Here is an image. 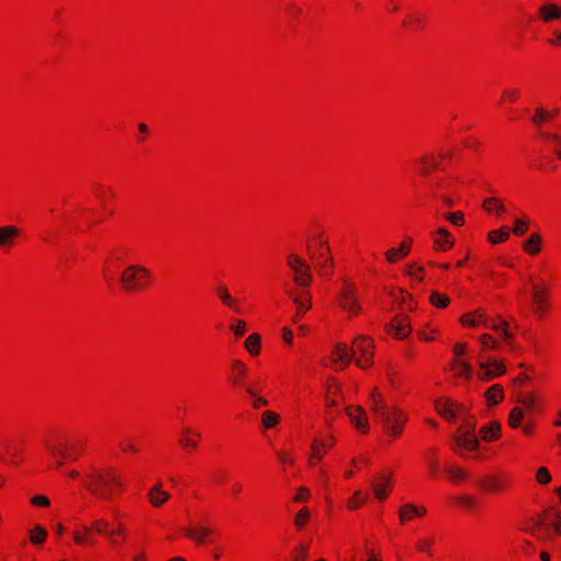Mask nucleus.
Segmentation results:
<instances>
[{
	"mask_svg": "<svg viewBox=\"0 0 561 561\" xmlns=\"http://www.w3.org/2000/svg\"><path fill=\"white\" fill-rule=\"evenodd\" d=\"M85 478L87 490L104 501H111L124 486L122 478L111 468H95L92 466Z\"/></svg>",
	"mask_w": 561,
	"mask_h": 561,
	"instance_id": "obj_1",
	"label": "nucleus"
},
{
	"mask_svg": "<svg viewBox=\"0 0 561 561\" xmlns=\"http://www.w3.org/2000/svg\"><path fill=\"white\" fill-rule=\"evenodd\" d=\"M370 411L386 433L394 437L402 433L407 416L399 409L388 407L377 390H374L370 397Z\"/></svg>",
	"mask_w": 561,
	"mask_h": 561,
	"instance_id": "obj_2",
	"label": "nucleus"
},
{
	"mask_svg": "<svg viewBox=\"0 0 561 561\" xmlns=\"http://www.w3.org/2000/svg\"><path fill=\"white\" fill-rule=\"evenodd\" d=\"M149 276L150 272L148 268L134 264L123 271L119 280L126 291H135L146 285Z\"/></svg>",
	"mask_w": 561,
	"mask_h": 561,
	"instance_id": "obj_3",
	"label": "nucleus"
},
{
	"mask_svg": "<svg viewBox=\"0 0 561 561\" xmlns=\"http://www.w3.org/2000/svg\"><path fill=\"white\" fill-rule=\"evenodd\" d=\"M463 423L459 428V434L454 437L455 444L466 450H476L480 444L476 435V421L468 414H463Z\"/></svg>",
	"mask_w": 561,
	"mask_h": 561,
	"instance_id": "obj_4",
	"label": "nucleus"
},
{
	"mask_svg": "<svg viewBox=\"0 0 561 561\" xmlns=\"http://www.w3.org/2000/svg\"><path fill=\"white\" fill-rule=\"evenodd\" d=\"M287 265L294 272V282L302 287H308L312 282L310 266L308 263L299 257L297 254H289L287 257Z\"/></svg>",
	"mask_w": 561,
	"mask_h": 561,
	"instance_id": "obj_5",
	"label": "nucleus"
},
{
	"mask_svg": "<svg viewBox=\"0 0 561 561\" xmlns=\"http://www.w3.org/2000/svg\"><path fill=\"white\" fill-rule=\"evenodd\" d=\"M337 299L345 311L359 313L360 306L356 297V289L346 279H344V287L340 290Z\"/></svg>",
	"mask_w": 561,
	"mask_h": 561,
	"instance_id": "obj_6",
	"label": "nucleus"
},
{
	"mask_svg": "<svg viewBox=\"0 0 561 561\" xmlns=\"http://www.w3.org/2000/svg\"><path fill=\"white\" fill-rule=\"evenodd\" d=\"M478 378L482 381H489L506 371L504 364L492 358H480Z\"/></svg>",
	"mask_w": 561,
	"mask_h": 561,
	"instance_id": "obj_7",
	"label": "nucleus"
},
{
	"mask_svg": "<svg viewBox=\"0 0 561 561\" xmlns=\"http://www.w3.org/2000/svg\"><path fill=\"white\" fill-rule=\"evenodd\" d=\"M373 342L365 336H359L355 341V353L359 352L362 354V358L356 359V365L360 368H367L371 365L373 357Z\"/></svg>",
	"mask_w": 561,
	"mask_h": 561,
	"instance_id": "obj_8",
	"label": "nucleus"
},
{
	"mask_svg": "<svg viewBox=\"0 0 561 561\" xmlns=\"http://www.w3.org/2000/svg\"><path fill=\"white\" fill-rule=\"evenodd\" d=\"M386 328L388 333L398 339H405L411 332L410 324L404 316L396 317Z\"/></svg>",
	"mask_w": 561,
	"mask_h": 561,
	"instance_id": "obj_9",
	"label": "nucleus"
},
{
	"mask_svg": "<svg viewBox=\"0 0 561 561\" xmlns=\"http://www.w3.org/2000/svg\"><path fill=\"white\" fill-rule=\"evenodd\" d=\"M185 534L196 545H203L208 541V538L213 535V529L207 526H188L185 528Z\"/></svg>",
	"mask_w": 561,
	"mask_h": 561,
	"instance_id": "obj_10",
	"label": "nucleus"
},
{
	"mask_svg": "<svg viewBox=\"0 0 561 561\" xmlns=\"http://www.w3.org/2000/svg\"><path fill=\"white\" fill-rule=\"evenodd\" d=\"M437 412L444 417L450 420L458 415L461 411H463V407L448 399H442L436 402Z\"/></svg>",
	"mask_w": 561,
	"mask_h": 561,
	"instance_id": "obj_11",
	"label": "nucleus"
},
{
	"mask_svg": "<svg viewBox=\"0 0 561 561\" xmlns=\"http://www.w3.org/2000/svg\"><path fill=\"white\" fill-rule=\"evenodd\" d=\"M170 499V494L162 490V483L157 482L149 489L148 500L153 507H160Z\"/></svg>",
	"mask_w": 561,
	"mask_h": 561,
	"instance_id": "obj_12",
	"label": "nucleus"
},
{
	"mask_svg": "<svg viewBox=\"0 0 561 561\" xmlns=\"http://www.w3.org/2000/svg\"><path fill=\"white\" fill-rule=\"evenodd\" d=\"M346 413L352 421V423L364 432H367L368 428V419L365 414V411L362 407L348 408Z\"/></svg>",
	"mask_w": 561,
	"mask_h": 561,
	"instance_id": "obj_13",
	"label": "nucleus"
},
{
	"mask_svg": "<svg viewBox=\"0 0 561 561\" xmlns=\"http://www.w3.org/2000/svg\"><path fill=\"white\" fill-rule=\"evenodd\" d=\"M20 233L15 226H0V248H8L13 245L14 238Z\"/></svg>",
	"mask_w": 561,
	"mask_h": 561,
	"instance_id": "obj_14",
	"label": "nucleus"
},
{
	"mask_svg": "<svg viewBox=\"0 0 561 561\" xmlns=\"http://www.w3.org/2000/svg\"><path fill=\"white\" fill-rule=\"evenodd\" d=\"M539 13L545 22L561 19V8L554 3H547L539 8Z\"/></svg>",
	"mask_w": 561,
	"mask_h": 561,
	"instance_id": "obj_15",
	"label": "nucleus"
},
{
	"mask_svg": "<svg viewBox=\"0 0 561 561\" xmlns=\"http://www.w3.org/2000/svg\"><path fill=\"white\" fill-rule=\"evenodd\" d=\"M434 242H435L436 247L443 251L448 250L454 245V240H453L451 236L444 228H440L437 230V232L434 237Z\"/></svg>",
	"mask_w": 561,
	"mask_h": 561,
	"instance_id": "obj_16",
	"label": "nucleus"
},
{
	"mask_svg": "<svg viewBox=\"0 0 561 561\" xmlns=\"http://www.w3.org/2000/svg\"><path fill=\"white\" fill-rule=\"evenodd\" d=\"M391 483V473L380 477V481L373 483V492L375 496L382 501L387 497L386 488Z\"/></svg>",
	"mask_w": 561,
	"mask_h": 561,
	"instance_id": "obj_17",
	"label": "nucleus"
},
{
	"mask_svg": "<svg viewBox=\"0 0 561 561\" xmlns=\"http://www.w3.org/2000/svg\"><path fill=\"white\" fill-rule=\"evenodd\" d=\"M217 295L225 306L233 309L237 312L241 311L240 307L237 304V300L230 295L226 286H218Z\"/></svg>",
	"mask_w": 561,
	"mask_h": 561,
	"instance_id": "obj_18",
	"label": "nucleus"
},
{
	"mask_svg": "<svg viewBox=\"0 0 561 561\" xmlns=\"http://www.w3.org/2000/svg\"><path fill=\"white\" fill-rule=\"evenodd\" d=\"M541 236L539 233H531L530 237L523 243V249L528 254H536L540 251Z\"/></svg>",
	"mask_w": 561,
	"mask_h": 561,
	"instance_id": "obj_19",
	"label": "nucleus"
},
{
	"mask_svg": "<svg viewBox=\"0 0 561 561\" xmlns=\"http://www.w3.org/2000/svg\"><path fill=\"white\" fill-rule=\"evenodd\" d=\"M288 295L291 297L293 301L298 307L299 312H306L311 308V297L308 293H304L302 296H298L293 290H289Z\"/></svg>",
	"mask_w": 561,
	"mask_h": 561,
	"instance_id": "obj_20",
	"label": "nucleus"
},
{
	"mask_svg": "<svg viewBox=\"0 0 561 561\" xmlns=\"http://www.w3.org/2000/svg\"><path fill=\"white\" fill-rule=\"evenodd\" d=\"M410 251L409 244L401 243L399 248H391L386 252V259L389 263H394L399 257H404Z\"/></svg>",
	"mask_w": 561,
	"mask_h": 561,
	"instance_id": "obj_21",
	"label": "nucleus"
},
{
	"mask_svg": "<svg viewBox=\"0 0 561 561\" xmlns=\"http://www.w3.org/2000/svg\"><path fill=\"white\" fill-rule=\"evenodd\" d=\"M48 450L56 458L57 467H61L64 465V458H69L75 460L77 457L75 455L68 454L66 449L58 448L55 445L46 444Z\"/></svg>",
	"mask_w": 561,
	"mask_h": 561,
	"instance_id": "obj_22",
	"label": "nucleus"
},
{
	"mask_svg": "<svg viewBox=\"0 0 561 561\" xmlns=\"http://www.w3.org/2000/svg\"><path fill=\"white\" fill-rule=\"evenodd\" d=\"M183 433V437L180 439V444L182 445L183 448H186V449H194L197 447V440L192 438V437H188V435H195L197 438L201 437V434L199 433H194L192 428L190 427H185L183 428L182 431Z\"/></svg>",
	"mask_w": 561,
	"mask_h": 561,
	"instance_id": "obj_23",
	"label": "nucleus"
},
{
	"mask_svg": "<svg viewBox=\"0 0 561 561\" xmlns=\"http://www.w3.org/2000/svg\"><path fill=\"white\" fill-rule=\"evenodd\" d=\"M336 358L334 359L336 363H345L348 364L350 360L354 357L355 351L348 352V347L346 344L340 343L335 347Z\"/></svg>",
	"mask_w": 561,
	"mask_h": 561,
	"instance_id": "obj_24",
	"label": "nucleus"
},
{
	"mask_svg": "<svg viewBox=\"0 0 561 561\" xmlns=\"http://www.w3.org/2000/svg\"><path fill=\"white\" fill-rule=\"evenodd\" d=\"M489 404H497L504 397L503 388L495 383L485 393Z\"/></svg>",
	"mask_w": 561,
	"mask_h": 561,
	"instance_id": "obj_25",
	"label": "nucleus"
},
{
	"mask_svg": "<svg viewBox=\"0 0 561 561\" xmlns=\"http://www.w3.org/2000/svg\"><path fill=\"white\" fill-rule=\"evenodd\" d=\"M501 425L497 422H491L489 425L481 428L482 439L492 440L500 434Z\"/></svg>",
	"mask_w": 561,
	"mask_h": 561,
	"instance_id": "obj_26",
	"label": "nucleus"
},
{
	"mask_svg": "<svg viewBox=\"0 0 561 561\" xmlns=\"http://www.w3.org/2000/svg\"><path fill=\"white\" fill-rule=\"evenodd\" d=\"M244 346L252 355H257L261 348V337L257 333L249 335L244 342Z\"/></svg>",
	"mask_w": 561,
	"mask_h": 561,
	"instance_id": "obj_27",
	"label": "nucleus"
},
{
	"mask_svg": "<svg viewBox=\"0 0 561 561\" xmlns=\"http://www.w3.org/2000/svg\"><path fill=\"white\" fill-rule=\"evenodd\" d=\"M451 368L457 371L458 376L469 379L472 375V367L469 363L455 359L451 362Z\"/></svg>",
	"mask_w": 561,
	"mask_h": 561,
	"instance_id": "obj_28",
	"label": "nucleus"
},
{
	"mask_svg": "<svg viewBox=\"0 0 561 561\" xmlns=\"http://www.w3.org/2000/svg\"><path fill=\"white\" fill-rule=\"evenodd\" d=\"M407 512H411L414 516H422L426 513L424 507H417L413 504H405L400 508L399 517L402 523L407 522Z\"/></svg>",
	"mask_w": 561,
	"mask_h": 561,
	"instance_id": "obj_29",
	"label": "nucleus"
},
{
	"mask_svg": "<svg viewBox=\"0 0 561 561\" xmlns=\"http://www.w3.org/2000/svg\"><path fill=\"white\" fill-rule=\"evenodd\" d=\"M481 485L489 491H501L504 488V482L496 477H486Z\"/></svg>",
	"mask_w": 561,
	"mask_h": 561,
	"instance_id": "obj_30",
	"label": "nucleus"
},
{
	"mask_svg": "<svg viewBox=\"0 0 561 561\" xmlns=\"http://www.w3.org/2000/svg\"><path fill=\"white\" fill-rule=\"evenodd\" d=\"M245 392L249 394V397L252 399V405L254 409H259L260 407L267 405V400L261 396L257 394V391L251 387H245Z\"/></svg>",
	"mask_w": 561,
	"mask_h": 561,
	"instance_id": "obj_31",
	"label": "nucleus"
},
{
	"mask_svg": "<svg viewBox=\"0 0 561 561\" xmlns=\"http://www.w3.org/2000/svg\"><path fill=\"white\" fill-rule=\"evenodd\" d=\"M47 531L42 526H35L30 535V540L34 545H41L46 540Z\"/></svg>",
	"mask_w": 561,
	"mask_h": 561,
	"instance_id": "obj_32",
	"label": "nucleus"
},
{
	"mask_svg": "<svg viewBox=\"0 0 561 561\" xmlns=\"http://www.w3.org/2000/svg\"><path fill=\"white\" fill-rule=\"evenodd\" d=\"M279 421V416L273 411H264L262 414V424L265 428H272L276 426Z\"/></svg>",
	"mask_w": 561,
	"mask_h": 561,
	"instance_id": "obj_33",
	"label": "nucleus"
},
{
	"mask_svg": "<svg viewBox=\"0 0 561 561\" xmlns=\"http://www.w3.org/2000/svg\"><path fill=\"white\" fill-rule=\"evenodd\" d=\"M508 237H510V232L507 231V229L505 227H503L499 230H493V231L489 232L488 239L492 243H499V242H503V241L507 240Z\"/></svg>",
	"mask_w": 561,
	"mask_h": 561,
	"instance_id": "obj_34",
	"label": "nucleus"
},
{
	"mask_svg": "<svg viewBox=\"0 0 561 561\" xmlns=\"http://www.w3.org/2000/svg\"><path fill=\"white\" fill-rule=\"evenodd\" d=\"M524 417V412L520 408H514L512 409L510 416H508V424L516 428L520 426L522 420Z\"/></svg>",
	"mask_w": 561,
	"mask_h": 561,
	"instance_id": "obj_35",
	"label": "nucleus"
},
{
	"mask_svg": "<svg viewBox=\"0 0 561 561\" xmlns=\"http://www.w3.org/2000/svg\"><path fill=\"white\" fill-rule=\"evenodd\" d=\"M430 300L432 305L438 308H445L449 304V298L446 295L439 294L437 291H433Z\"/></svg>",
	"mask_w": 561,
	"mask_h": 561,
	"instance_id": "obj_36",
	"label": "nucleus"
},
{
	"mask_svg": "<svg viewBox=\"0 0 561 561\" xmlns=\"http://www.w3.org/2000/svg\"><path fill=\"white\" fill-rule=\"evenodd\" d=\"M549 118H550V114L548 111L543 110L542 107H537L531 121L536 126H540L545 121H547Z\"/></svg>",
	"mask_w": 561,
	"mask_h": 561,
	"instance_id": "obj_37",
	"label": "nucleus"
},
{
	"mask_svg": "<svg viewBox=\"0 0 561 561\" xmlns=\"http://www.w3.org/2000/svg\"><path fill=\"white\" fill-rule=\"evenodd\" d=\"M232 366H233V369L237 373V377L234 379V382L238 383V385H241L242 378L245 377L248 369H247L245 365L243 363H241L240 360H234L232 363Z\"/></svg>",
	"mask_w": 561,
	"mask_h": 561,
	"instance_id": "obj_38",
	"label": "nucleus"
},
{
	"mask_svg": "<svg viewBox=\"0 0 561 561\" xmlns=\"http://www.w3.org/2000/svg\"><path fill=\"white\" fill-rule=\"evenodd\" d=\"M529 226L527 219H516L513 227V233L516 236H523L526 233Z\"/></svg>",
	"mask_w": 561,
	"mask_h": 561,
	"instance_id": "obj_39",
	"label": "nucleus"
},
{
	"mask_svg": "<svg viewBox=\"0 0 561 561\" xmlns=\"http://www.w3.org/2000/svg\"><path fill=\"white\" fill-rule=\"evenodd\" d=\"M320 257L323 260L322 263H319V266H320V270H321V273L324 275V276H330L331 275V265H332V257L330 255H327L325 253H321L320 254Z\"/></svg>",
	"mask_w": 561,
	"mask_h": 561,
	"instance_id": "obj_40",
	"label": "nucleus"
},
{
	"mask_svg": "<svg viewBox=\"0 0 561 561\" xmlns=\"http://www.w3.org/2000/svg\"><path fill=\"white\" fill-rule=\"evenodd\" d=\"M516 401L529 410L535 409V407L537 404L536 399L530 394L518 396Z\"/></svg>",
	"mask_w": 561,
	"mask_h": 561,
	"instance_id": "obj_41",
	"label": "nucleus"
},
{
	"mask_svg": "<svg viewBox=\"0 0 561 561\" xmlns=\"http://www.w3.org/2000/svg\"><path fill=\"white\" fill-rule=\"evenodd\" d=\"M480 342L482 344L483 350H492L497 347L496 341L489 334L481 335Z\"/></svg>",
	"mask_w": 561,
	"mask_h": 561,
	"instance_id": "obj_42",
	"label": "nucleus"
},
{
	"mask_svg": "<svg viewBox=\"0 0 561 561\" xmlns=\"http://www.w3.org/2000/svg\"><path fill=\"white\" fill-rule=\"evenodd\" d=\"M508 323L503 321L501 324H492L491 328L495 331H501L504 337L510 342L513 337V333L507 329Z\"/></svg>",
	"mask_w": 561,
	"mask_h": 561,
	"instance_id": "obj_43",
	"label": "nucleus"
},
{
	"mask_svg": "<svg viewBox=\"0 0 561 561\" xmlns=\"http://www.w3.org/2000/svg\"><path fill=\"white\" fill-rule=\"evenodd\" d=\"M309 517V511L308 508L304 507L301 508L298 514L296 515L295 517V524L298 528H301L304 527L306 520L308 519Z\"/></svg>",
	"mask_w": 561,
	"mask_h": 561,
	"instance_id": "obj_44",
	"label": "nucleus"
},
{
	"mask_svg": "<svg viewBox=\"0 0 561 561\" xmlns=\"http://www.w3.org/2000/svg\"><path fill=\"white\" fill-rule=\"evenodd\" d=\"M447 473L454 481H458L466 478V472L459 467L448 468Z\"/></svg>",
	"mask_w": 561,
	"mask_h": 561,
	"instance_id": "obj_45",
	"label": "nucleus"
},
{
	"mask_svg": "<svg viewBox=\"0 0 561 561\" xmlns=\"http://www.w3.org/2000/svg\"><path fill=\"white\" fill-rule=\"evenodd\" d=\"M445 217L455 226L463 225V214L461 211L449 213V214H446Z\"/></svg>",
	"mask_w": 561,
	"mask_h": 561,
	"instance_id": "obj_46",
	"label": "nucleus"
},
{
	"mask_svg": "<svg viewBox=\"0 0 561 561\" xmlns=\"http://www.w3.org/2000/svg\"><path fill=\"white\" fill-rule=\"evenodd\" d=\"M537 480L539 483L546 484L550 482L551 476L546 467H540L537 471Z\"/></svg>",
	"mask_w": 561,
	"mask_h": 561,
	"instance_id": "obj_47",
	"label": "nucleus"
},
{
	"mask_svg": "<svg viewBox=\"0 0 561 561\" xmlns=\"http://www.w3.org/2000/svg\"><path fill=\"white\" fill-rule=\"evenodd\" d=\"M420 162L423 164L422 173L424 175L430 174L432 169H437L438 168V164L435 161L430 162L426 157H422L420 159Z\"/></svg>",
	"mask_w": 561,
	"mask_h": 561,
	"instance_id": "obj_48",
	"label": "nucleus"
},
{
	"mask_svg": "<svg viewBox=\"0 0 561 561\" xmlns=\"http://www.w3.org/2000/svg\"><path fill=\"white\" fill-rule=\"evenodd\" d=\"M497 204H499V198L490 197V198H485L483 201L482 207L485 211L491 213V211L495 210Z\"/></svg>",
	"mask_w": 561,
	"mask_h": 561,
	"instance_id": "obj_49",
	"label": "nucleus"
},
{
	"mask_svg": "<svg viewBox=\"0 0 561 561\" xmlns=\"http://www.w3.org/2000/svg\"><path fill=\"white\" fill-rule=\"evenodd\" d=\"M231 330H233L237 336H241L244 334L247 330L245 322L243 320H237L234 324H231Z\"/></svg>",
	"mask_w": 561,
	"mask_h": 561,
	"instance_id": "obj_50",
	"label": "nucleus"
},
{
	"mask_svg": "<svg viewBox=\"0 0 561 561\" xmlns=\"http://www.w3.org/2000/svg\"><path fill=\"white\" fill-rule=\"evenodd\" d=\"M107 527H108V522L105 519H98L93 523V528L95 529V531L98 534L108 535V533L106 531Z\"/></svg>",
	"mask_w": 561,
	"mask_h": 561,
	"instance_id": "obj_51",
	"label": "nucleus"
},
{
	"mask_svg": "<svg viewBox=\"0 0 561 561\" xmlns=\"http://www.w3.org/2000/svg\"><path fill=\"white\" fill-rule=\"evenodd\" d=\"M534 300L538 305L537 311H539L541 308V305L543 304V300H545V290L539 289L535 286L534 287Z\"/></svg>",
	"mask_w": 561,
	"mask_h": 561,
	"instance_id": "obj_52",
	"label": "nucleus"
},
{
	"mask_svg": "<svg viewBox=\"0 0 561 561\" xmlns=\"http://www.w3.org/2000/svg\"><path fill=\"white\" fill-rule=\"evenodd\" d=\"M365 501H366V497H365V496H362V493H360L359 491H356V492L354 493V497H353V500H352V501L350 502V504H348V507H350L351 510H355V508H357V507H358V505H359L360 503H363V502H365Z\"/></svg>",
	"mask_w": 561,
	"mask_h": 561,
	"instance_id": "obj_53",
	"label": "nucleus"
},
{
	"mask_svg": "<svg viewBox=\"0 0 561 561\" xmlns=\"http://www.w3.org/2000/svg\"><path fill=\"white\" fill-rule=\"evenodd\" d=\"M312 459H317V460H321L322 459V454H321V450H320V445H319V443L317 440H314L312 446H311L310 465H313Z\"/></svg>",
	"mask_w": 561,
	"mask_h": 561,
	"instance_id": "obj_54",
	"label": "nucleus"
},
{
	"mask_svg": "<svg viewBox=\"0 0 561 561\" xmlns=\"http://www.w3.org/2000/svg\"><path fill=\"white\" fill-rule=\"evenodd\" d=\"M460 321H461L462 324H468V325H471V327H476L477 325L476 314L474 313H466V314H463L461 317Z\"/></svg>",
	"mask_w": 561,
	"mask_h": 561,
	"instance_id": "obj_55",
	"label": "nucleus"
},
{
	"mask_svg": "<svg viewBox=\"0 0 561 561\" xmlns=\"http://www.w3.org/2000/svg\"><path fill=\"white\" fill-rule=\"evenodd\" d=\"M308 495H309L308 489L301 486V488L298 489V492H297V494H296L294 500L296 502H301V501H305L308 497Z\"/></svg>",
	"mask_w": 561,
	"mask_h": 561,
	"instance_id": "obj_56",
	"label": "nucleus"
},
{
	"mask_svg": "<svg viewBox=\"0 0 561 561\" xmlns=\"http://www.w3.org/2000/svg\"><path fill=\"white\" fill-rule=\"evenodd\" d=\"M32 503L34 505H42V506H48L49 505V500L48 497L44 496V495H36L32 499Z\"/></svg>",
	"mask_w": 561,
	"mask_h": 561,
	"instance_id": "obj_57",
	"label": "nucleus"
},
{
	"mask_svg": "<svg viewBox=\"0 0 561 561\" xmlns=\"http://www.w3.org/2000/svg\"><path fill=\"white\" fill-rule=\"evenodd\" d=\"M308 556V551L306 547H299L297 550V554L295 556V561H306Z\"/></svg>",
	"mask_w": 561,
	"mask_h": 561,
	"instance_id": "obj_58",
	"label": "nucleus"
},
{
	"mask_svg": "<svg viewBox=\"0 0 561 561\" xmlns=\"http://www.w3.org/2000/svg\"><path fill=\"white\" fill-rule=\"evenodd\" d=\"M465 351H466V345L462 344V343H457L455 344L454 346V353L457 357H460L465 354Z\"/></svg>",
	"mask_w": 561,
	"mask_h": 561,
	"instance_id": "obj_59",
	"label": "nucleus"
},
{
	"mask_svg": "<svg viewBox=\"0 0 561 561\" xmlns=\"http://www.w3.org/2000/svg\"><path fill=\"white\" fill-rule=\"evenodd\" d=\"M458 501H459L462 505H465V506H467V507H470V506H472V505H473V499H472V497H470V496H468V495H461V496H459V497H458Z\"/></svg>",
	"mask_w": 561,
	"mask_h": 561,
	"instance_id": "obj_60",
	"label": "nucleus"
},
{
	"mask_svg": "<svg viewBox=\"0 0 561 561\" xmlns=\"http://www.w3.org/2000/svg\"><path fill=\"white\" fill-rule=\"evenodd\" d=\"M474 314H476L477 325H478V324H484V325H486V323H488V318L485 317V314H483V313H481V312H479V311L474 312Z\"/></svg>",
	"mask_w": 561,
	"mask_h": 561,
	"instance_id": "obj_61",
	"label": "nucleus"
},
{
	"mask_svg": "<svg viewBox=\"0 0 561 561\" xmlns=\"http://www.w3.org/2000/svg\"><path fill=\"white\" fill-rule=\"evenodd\" d=\"M423 272V267H419L416 271H414V266H411L409 268V275H411L412 277H415L417 280H422V276L417 275V273H422Z\"/></svg>",
	"mask_w": 561,
	"mask_h": 561,
	"instance_id": "obj_62",
	"label": "nucleus"
},
{
	"mask_svg": "<svg viewBox=\"0 0 561 561\" xmlns=\"http://www.w3.org/2000/svg\"><path fill=\"white\" fill-rule=\"evenodd\" d=\"M119 447L124 451H136V447L133 444H127V443L121 442Z\"/></svg>",
	"mask_w": 561,
	"mask_h": 561,
	"instance_id": "obj_63",
	"label": "nucleus"
},
{
	"mask_svg": "<svg viewBox=\"0 0 561 561\" xmlns=\"http://www.w3.org/2000/svg\"><path fill=\"white\" fill-rule=\"evenodd\" d=\"M548 139L554 141L558 146H561V137L557 134H547Z\"/></svg>",
	"mask_w": 561,
	"mask_h": 561,
	"instance_id": "obj_64",
	"label": "nucleus"
}]
</instances>
